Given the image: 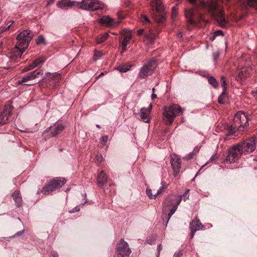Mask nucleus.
I'll return each instance as SVG.
<instances>
[{
    "label": "nucleus",
    "mask_w": 257,
    "mask_h": 257,
    "mask_svg": "<svg viewBox=\"0 0 257 257\" xmlns=\"http://www.w3.org/2000/svg\"><path fill=\"white\" fill-rule=\"evenodd\" d=\"M188 1H189L191 4H194L196 2V0H188Z\"/></svg>",
    "instance_id": "nucleus-63"
},
{
    "label": "nucleus",
    "mask_w": 257,
    "mask_h": 257,
    "mask_svg": "<svg viewBox=\"0 0 257 257\" xmlns=\"http://www.w3.org/2000/svg\"><path fill=\"white\" fill-rule=\"evenodd\" d=\"M34 37V34L29 30H25L17 36L18 44L20 47L18 56L21 57L23 53L28 47L30 42Z\"/></svg>",
    "instance_id": "nucleus-3"
},
{
    "label": "nucleus",
    "mask_w": 257,
    "mask_h": 257,
    "mask_svg": "<svg viewBox=\"0 0 257 257\" xmlns=\"http://www.w3.org/2000/svg\"><path fill=\"white\" fill-rule=\"evenodd\" d=\"M10 29V26H8L4 28L3 31H6Z\"/></svg>",
    "instance_id": "nucleus-60"
},
{
    "label": "nucleus",
    "mask_w": 257,
    "mask_h": 257,
    "mask_svg": "<svg viewBox=\"0 0 257 257\" xmlns=\"http://www.w3.org/2000/svg\"><path fill=\"white\" fill-rule=\"evenodd\" d=\"M79 211V208L76 206L75 208H74L71 211H70L69 212L70 213H74L75 212H77Z\"/></svg>",
    "instance_id": "nucleus-50"
},
{
    "label": "nucleus",
    "mask_w": 257,
    "mask_h": 257,
    "mask_svg": "<svg viewBox=\"0 0 257 257\" xmlns=\"http://www.w3.org/2000/svg\"><path fill=\"white\" fill-rule=\"evenodd\" d=\"M203 228H204V226L198 219L195 218L193 220L190 222L189 226V228L191 231L190 238L191 239L193 238L195 232Z\"/></svg>",
    "instance_id": "nucleus-15"
},
{
    "label": "nucleus",
    "mask_w": 257,
    "mask_h": 257,
    "mask_svg": "<svg viewBox=\"0 0 257 257\" xmlns=\"http://www.w3.org/2000/svg\"><path fill=\"white\" fill-rule=\"evenodd\" d=\"M164 190V187H161L160 188L156 194L154 195V198H155L158 195H159L160 193H162Z\"/></svg>",
    "instance_id": "nucleus-44"
},
{
    "label": "nucleus",
    "mask_w": 257,
    "mask_h": 257,
    "mask_svg": "<svg viewBox=\"0 0 257 257\" xmlns=\"http://www.w3.org/2000/svg\"><path fill=\"white\" fill-rule=\"evenodd\" d=\"M178 206V203L177 204V205H175L174 206L172 207V209L170 210V212L168 213V216H167V221L168 223L169 220H170L171 216L174 214L175 211H176L177 208Z\"/></svg>",
    "instance_id": "nucleus-30"
},
{
    "label": "nucleus",
    "mask_w": 257,
    "mask_h": 257,
    "mask_svg": "<svg viewBox=\"0 0 257 257\" xmlns=\"http://www.w3.org/2000/svg\"><path fill=\"white\" fill-rule=\"evenodd\" d=\"M158 65L157 60L152 58L151 60L144 64L138 73V77L143 79L151 75Z\"/></svg>",
    "instance_id": "nucleus-5"
},
{
    "label": "nucleus",
    "mask_w": 257,
    "mask_h": 257,
    "mask_svg": "<svg viewBox=\"0 0 257 257\" xmlns=\"http://www.w3.org/2000/svg\"><path fill=\"white\" fill-rule=\"evenodd\" d=\"M56 79H57V80H58L60 79V78H61V76H60V75L59 74H58V75H56Z\"/></svg>",
    "instance_id": "nucleus-62"
},
{
    "label": "nucleus",
    "mask_w": 257,
    "mask_h": 257,
    "mask_svg": "<svg viewBox=\"0 0 257 257\" xmlns=\"http://www.w3.org/2000/svg\"><path fill=\"white\" fill-rule=\"evenodd\" d=\"M65 128V126L61 123H56L54 126H50L48 127L42 134L45 137V135L49 131H51V137H55L61 134Z\"/></svg>",
    "instance_id": "nucleus-11"
},
{
    "label": "nucleus",
    "mask_w": 257,
    "mask_h": 257,
    "mask_svg": "<svg viewBox=\"0 0 257 257\" xmlns=\"http://www.w3.org/2000/svg\"><path fill=\"white\" fill-rule=\"evenodd\" d=\"M51 257H58V255L56 251H52Z\"/></svg>",
    "instance_id": "nucleus-52"
},
{
    "label": "nucleus",
    "mask_w": 257,
    "mask_h": 257,
    "mask_svg": "<svg viewBox=\"0 0 257 257\" xmlns=\"http://www.w3.org/2000/svg\"><path fill=\"white\" fill-rule=\"evenodd\" d=\"M41 74V71L40 70L36 69L32 72H31L28 75L25 76L28 81L34 79L38 77L39 75Z\"/></svg>",
    "instance_id": "nucleus-24"
},
{
    "label": "nucleus",
    "mask_w": 257,
    "mask_h": 257,
    "mask_svg": "<svg viewBox=\"0 0 257 257\" xmlns=\"http://www.w3.org/2000/svg\"><path fill=\"white\" fill-rule=\"evenodd\" d=\"M13 106L11 105H6L4 110L0 115V124L3 125L7 122L9 116L12 114Z\"/></svg>",
    "instance_id": "nucleus-13"
},
{
    "label": "nucleus",
    "mask_w": 257,
    "mask_h": 257,
    "mask_svg": "<svg viewBox=\"0 0 257 257\" xmlns=\"http://www.w3.org/2000/svg\"><path fill=\"white\" fill-rule=\"evenodd\" d=\"M216 36L213 34L212 36L210 37V40L212 41H214L216 38Z\"/></svg>",
    "instance_id": "nucleus-56"
},
{
    "label": "nucleus",
    "mask_w": 257,
    "mask_h": 257,
    "mask_svg": "<svg viewBox=\"0 0 257 257\" xmlns=\"http://www.w3.org/2000/svg\"><path fill=\"white\" fill-rule=\"evenodd\" d=\"M99 23L104 26L114 27L118 24L119 22H115L108 16H103L99 20Z\"/></svg>",
    "instance_id": "nucleus-17"
},
{
    "label": "nucleus",
    "mask_w": 257,
    "mask_h": 257,
    "mask_svg": "<svg viewBox=\"0 0 257 257\" xmlns=\"http://www.w3.org/2000/svg\"><path fill=\"white\" fill-rule=\"evenodd\" d=\"M162 248H163V247L161 244L158 245V247H157L158 257H159L160 251L162 249Z\"/></svg>",
    "instance_id": "nucleus-48"
},
{
    "label": "nucleus",
    "mask_w": 257,
    "mask_h": 257,
    "mask_svg": "<svg viewBox=\"0 0 257 257\" xmlns=\"http://www.w3.org/2000/svg\"><path fill=\"white\" fill-rule=\"evenodd\" d=\"M151 7L153 11L157 13L154 18L158 23H163L166 21L164 7L160 0H154L151 3Z\"/></svg>",
    "instance_id": "nucleus-7"
},
{
    "label": "nucleus",
    "mask_w": 257,
    "mask_h": 257,
    "mask_svg": "<svg viewBox=\"0 0 257 257\" xmlns=\"http://www.w3.org/2000/svg\"><path fill=\"white\" fill-rule=\"evenodd\" d=\"M13 200L15 202V205L17 207H20L22 205V198L20 191L16 190L12 194Z\"/></svg>",
    "instance_id": "nucleus-21"
},
{
    "label": "nucleus",
    "mask_w": 257,
    "mask_h": 257,
    "mask_svg": "<svg viewBox=\"0 0 257 257\" xmlns=\"http://www.w3.org/2000/svg\"><path fill=\"white\" fill-rule=\"evenodd\" d=\"M46 60V58L42 56L34 60L31 64L28 66L26 67L23 70V72H27L32 70L33 69L37 67L40 64L43 63Z\"/></svg>",
    "instance_id": "nucleus-18"
},
{
    "label": "nucleus",
    "mask_w": 257,
    "mask_h": 257,
    "mask_svg": "<svg viewBox=\"0 0 257 257\" xmlns=\"http://www.w3.org/2000/svg\"><path fill=\"white\" fill-rule=\"evenodd\" d=\"M36 43L38 45L41 44L45 45L46 44V43L45 41V37L42 35L38 36L36 40Z\"/></svg>",
    "instance_id": "nucleus-31"
},
{
    "label": "nucleus",
    "mask_w": 257,
    "mask_h": 257,
    "mask_svg": "<svg viewBox=\"0 0 257 257\" xmlns=\"http://www.w3.org/2000/svg\"><path fill=\"white\" fill-rule=\"evenodd\" d=\"M144 30L143 29L138 30L137 31V35H139V36L142 35L143 33H144Z\"/></svg>",
    "instance_id": "nucleus-49"
},
{
    "label": "nucleus",
    "mask_w": 257,
    "mask_h": 257,
    "mask_svg": "<svg viewBox=\"0 0 257 257\" xmlns=\"http://www.w3.org/2000/svg\"><path fill=\"white\" fill-rule=\"evenodd\" d=\"M172 16L175 17L178 13V9L176 7H174L172 8Z\"/></svg>",
    "instance_id": "nucleus-41"
},
{
    "label": "nucleus",
    "mask_w": 257,
    "mask_h": 257,
    "mask_svg": "<svg viewBox=\"0 0 257 257\" xmlns=\"http://www.w3.org/2000/svg\"><path fill=\"white\" fill-rule=\"evenodd\" d=\"M157 97V95L155 94V93H154V92H152V95H151V98L152 99L154 100Z\"/></svg>",
    "instance_id": "nucleus-55"
},
{
    "label": "nucleus",
    "mask_w": 257,
    "mask_h": 257,
    "mask_svg": "<svg viewBox=\"0 0 257 257\" xmlns=\"http://www.w3.org/2000/svg\"><path fill=\"white\" fill-rule=\"evenodd\" d=\"M146 194H147L148 196L150 199H153L154 198V195H153L152 193V190L150 188H147L146 190Z\"/></svg>",
    "instance_id": "nucleus-38"
},
{
    "label": "nucleus",
    "mask_w": 257,
    "mask_h": 257,
    "mask_svg": "<svg viewBox=\"0 0 257 257\" xmlns=\"http://www.w3.org/2000/svg\"><path fill=\"white\" fill-rule=\"evenodd\" d=\"M199 148L197 147H195L194 149V151L193 152H194L195 154H196L197 153L199 152Z\"/></svg>",
    "instance_id": "nucleus-58"
},
{
    "label": "nucleus",
    "mask_w": 257,
    "mask_h": 257,
    "mask_svg": "<svg viewBox=\"0 0 257 257\" xmlns=\"http://www.w3.org/2000/svg\"><path fill=\"white\" fill-rule=\"evenodd\" d=\"M200 5L202 7H205L206 6V4L203 0H202L200 2Z\"/></svg>",
    "instance_id": "nucleus-54"
},
{
    "label": "nucleus",
    "mask_w": 257,
    "mask_h": 257,
    "mask_svg": "<svg viewBox=\"0 0 257 257\" xmlns=\"http://www.w3.org/2000/svg\"><path fill=\"white\" fill-rule=\"evenodd\" d=\"M107 139H108V137L107 136H104L101 138V141L102 142L106 143V142L107 141Z\"/></svg>",
    "instance_id": "nucleus-46"
},
{
    "label": "nucleus",
    "mask_w": 257,
    "mask_h": 257,
    "mask_svg": "<svg viewBox=\"0 0 257 257\" xmlns=\"http://www.w3.org/2000/svg\"><path fill=\"white\" fill-rule=\"evenodd\" d=\"M194 155H195L194 152H192L190 153H189V154H188V155L186 157V158L187 160H190L193 158Z\"/></svg>",
    "instance_id": "nucleus-42"
},
{
    "label": "nucleus",
    "mask_w": 257,
    "mask_h": 257,
    "mask_svg": "<svg viewBox=\"0 0 257 257\" xmlns=\"http://www.w3.org/2000/svg\"><path fill=\"white\" fill-rule=\"evenodd\" d=\"M141 21L143 22H146L149 23H150V21L149 20V18L146 15H143L142 16V17H141Z\"/></svg>",
    "instance_id": "nucleus-39"
},
{
    "label": "nucleus",
    "mask_w": 257,
    "mask_h": 257,
    "mask_svg": "<svg viewBox=\"0 0 257 257\" xmlns=\"http://www.w3.org/2000/svg\"><path fill=\"white\" fill-rule=\"evenodd\" d=\"M131 39V36H127L125 37L121 42L122 46H123V47H126L128 42H129Z\"/></svg>",
    "instance_id": "nucleus-35"
},
{
    "label": "nucleus",
    "mask_w": 257,
    "mask_h": 257,
    "mask_svg": "<svg viewBox=\"0 0 257 257\" xmlns=\"http://www.w3.org/2000/svg\"><path fill=\"white\" fill-rule=\"evenodd\" d=\"M182 200V196L179 195L172 194L169 195L166 199L164 204L166 206H174L178 203V205Z\"/></svg>",
    "instance_id": "nucleus-14"
},
{
    "label": "nucleus",
    "mask_w": 257,
    "mask_h": 257,
    "mask_svg": "<svg viewBox=\"0 0 257 257\" xmlns=\"http://www.w3.org/2000/svg\"><path fill=\"white\" fill-rule=\"evenodd\" d=\"M131 253L128 243L123 239H121L116 248L117 257H128Z\"/></svg>",
    "instance_id": "nucleus-10"
},
{
    "label": "nucleus",
    "mask_w": 257,
    "mask_h": 257,
    "mask_svg": "<svg viewBox=\"0 0 257 257\" xmlns=\"http://www.w3.org/2000/svg\"><path fill=\"white\" fill-rule=\"evenodd\" d=\"M249 7L257 9V0H246Z\"/></svg>",
    "instance_id": "nucleus-33"
},
{
    "label": "nucleus",
    "mask_w": 257,
    "mask_h": 257,
    "mask_svg": "<svg viewBox=\"0 0 257 257\" xmlns=\"http://www.w3.org/2000/svg\"><path fill=\"white\" fill-rule=\"evenodd\" d=\"M256 142V138L251 137L237 144L239 145L240 150H242L243 153H250L255 150Z\"/></svg>",
    "instance_id": "nucleus-9"
},
{
    "label": "nucleus",
    "mask_w": 257,
    "mask_h": 257,
    "mask_svg": "<svg viewBox=\"0 0 257 257\" xmlns=\"http://www.w3.org/2000/svg\"><path fill=\"white\" fill-rule=\"evenodd\" d=\"M66 182V180L63 177H55L46 184L42 190H38L37 193H42L44 195L49 194L53 191L62 186Z\"/></svg>",
    "instance_id": "nucleus-4"
},
{
    "label": "nucleus",
    "mask_w": 257,
    "mask_h": 257,
    "mask_svg": "<svg viewBox=\"0 0 257 257\" xmlns=\"http://www.w3.org/2000/svg\"><path fill=\"white\" fill-rule=\"evenodd\" d=\"M24 230L18 231L16 233H15L13 236H12V237L14 238V237H16L19 236H21L24 234Z\"/></svg>",
    "instance_id": "nucleus-40"
},
{
    "label": "nucleus",
    "mask_w": 257,
    "mask_h": 257,
    "mask_svg": "<svg viewBox=\"0 0 257 257\" xmlns=\"http://www.w3.org/2000/svg\"><path fill=\"white\" fill-rule=\"evenodd\" d=\"M206 77L207 78L208 83L214 88H216L218 86V83L216 79L213 76L207 75Z\"/></svg>",
    "instance_id": "nucleus-26"
},
{
    "label": "nucleus",
    "mask_w": 257,
    "mask_h": 257,
    "mask_svg": "<svg viewBox=\"0 0 257 257\" xmlns=\"http://www.w3.org/2000/svg\"><path fill=\"white\" fill-rule=\"evenodd\" d=\"M247 114L244 112L239 111L234 116L233 122L227 125L225 128L224 134L226 137L236 136L237 133L243 132L244 128L248 126Z\"/></svg>",
    "instance_id": "nucleus-1"
},
{
    "label": "nucleus",
    "mask_w": 257,
    "mask_h": 257,
    "mask_svg": "<svg viewBox=\"0 0 257 257\" xmlns=\"http://www.w3.org/2000/svg\"><path fill=\"white\" fill-rule=\"evenodd\" d=\"M76 7L86 11H94L102 10L104 8L103 3L98 0H82L77 2Z\"/></svg>",
    "instance_id": "nucleus-6"
},
{
    "label": "nucleus",
    "mask_w": 257,
    "mask_h": 257,
    "mask_svg": "<svg viewBox=\"0 0 257 257\" xmlns=\"http://www.w3.org/2000/svg\"><path fill=\"white\" fill-rule=\"evenodd\" d=\"M146 39L149 40L151 44H153L155 39V37L152 36V34H146L145 35Z\"/></svg>",
    "instance_id": "nucleus-36"
},
{
    "label": "nucleus",
    "mask_w": 257,
    "mask_h": 257,
    "mask_svg": "<svg viewBox=\"0 0 257 257\" xmlns=\"http://www.w3.org/2000/svg\"><path fill=\"white\" fill-rule=\"evenodd\" d=\"M198 19L200 21H204V20L203 18V16L201 14L198 15Z\"/></svg>",
    "instance_id": "nucleus-59"
},
{
    "label": "nucleus",
    "mask_w": 257,
    "mask_h": 257,
    "mask_svg": "<svg viewBox=\"0 0 257 257\" xmlns=\"http://www.w3.org/2000/svg\"><path fill=\"white\" fill-rule=\"evenodd\" d=\"M107 177L103 171H101L97 176V185L98 187L102 188L107 182Z\"/></svg>",
    "instance_id": "nucleus-20"
},
{
    "label": "nucleus",
    "mask_w": 257,
    "mask_h": 257,
    "mask_svg": "<svg viewBox=\"0 0 257 257\" xmlns=\"http://www.w3.org/2000/svg\"><path fill=\"white\" fill-rule=\"evenodd\" d=\"M221 81H222V86L223 87V91L226 92V83L225 80V77H224V76H222L221 77Z\"/></svg>",
    "instance_id": "nucleus-37"
},
{
    "label": "nucleus",
    "mask_w": 257,
    "mask_h": 257,
    "mask_svg": "<svg viewBox=\"0 0 257 257\" xmlns=\"http://www.w3.org/2000/svg\"><path fill=\"white\" fill-rule=\"evenodd\" d=\"M185 17L187 19V21L188 24L190 25H194L195 24V22L193 20L194 17V9H190L186 10L185 11Z\"/></svg>",
    "instance_id": "nucleus-22"
},
{
    "label": "nucleus",
    "mask_w": 257,
    "mask_h": 257,
    "mask_svg": "<svg viewBox=\"0 0 257 257\" xmlns=\"http://www.w3.org/2000/svg\"><path fill=\"white\" fill-rule=\"evenodd\" d=\"M132 67V65L127 64H122L115 68V70H118L120 72H126L128 71Z\"/></svg>",
    "instance_id": "nucleus-25"
},
{
    "label": "nucleus",
    "mask_w": 257,
    "mask_h": 257,
    "mask_svg": "<svg viewBox=\"0 0 257 257\" xmlns=\"http://www.w3.org/2000/svg\"><path fill=\"white\" fill-rule=\"evenodd\" d=\"M215 20L220 27L223 28L227 27V21L222 12L220 11L218 13L216 16Z\"/></svg>",
    "instance_id": "nucleus-19"
},
{
    "label": "nucleus",
    "mask_w": 257,
    "mask_h": 257,
    "mask_svg": "<svg viewBox=\"0 0 257 257\" xmlns=\"http://www.w3.org/2000/svg\"><path fill=\"white\" fill-rule=\"evenodd\" d=\"M171 164L173 170V176L176 177L179 174L181 169V159L177 155H171Z\"/></svg>",
    "instance_id": "nucleus-12"
},
{
    "label": "nucleus",
    "mask_w": 257,
    "mask_h": 257,
    "mask_svg": "<svg viewBox=\"0 0 257 257\" xmlns=\"http://www.w3.org/2000/svg\"><path fill=\"white\" fill-rule=\"evenodd\" d=\"M188 191H189V190H187V191L186 192V193H185L184 195H183L182 196H182V197H183L184 198V200H185L186 198H188V196H188V195H187V194H188L187 192H188Z\"/></svg>",
    "instance_id": "nucleus-53"
},
{
    "label": "nucleus",
    "mask_w": 257,
    "mask_h": 257,
    "mask_svg": "<svg viewBox=\"0 0 257 257\" xmlns=\"http://www.w3.org/2000/svg\"><path fill=\"white\" fill-rule=\"evenodd\" d=\"M141 119L146 123L150 122V113L146 110V108L143 107L140 110Z\"/></svg>",
    "instance_id": "nucleus-23"
},
{
    "label": "nucleus",
    "mask_w": 257,
    "mask_h": 257,
    "mask_svg": "<svg viewBox=\"0 0 257 257\" xmlns=\"http://www.w3.org/2000/svg\"><path fill=\"white\" fill-rule=\"evenodd\" d=\"M103 53L101 51H95L94 54L93 59L94 61H96L99 59L102 56Z\"/></svg>",
    "instance_id": "nucleus-34"
},
{
    "label": "nucleus",
    "mask_w": 257,
    "mask_h": 257,
    "mask_svg": "<svg viewBox=\"0 0 257 257\" xmlns=\"http://www.w3.org/2000/svg\"><path fill=\"white\" fill-rule=\"evenodd\" d=\"M218 102L220 104H224L226 102V92L222 91L218 98Z\"/></svg>",
    "instance_id": "nucleus-29"
},
{
    "label": "nucleus",
    "mask_w": 257,
    "mask_h": 257,
    "mask_svg": "<svg viewBox=\"0 0 257 257\" xmlns=\"http://www.w3.org/2000/svg\"><path fill=\"white\" fill-rule=\"evenodd\" d=\"M152 107H153V105L152 103H150L149 105V107L146 108V110H148V112H149V113L150 112V111H151L152 109Z\"/></svg>",
    "instance_id": "nucleus-51"
},
{
    "label": "nucleus",
    "mask_w": 257,
    "mask_h": 257,
    "mask_svg": "<svg viewBox=\"0 0 257 257\" xmlns=\"http://www.w3.org/2000/svg\"><path fill=\"white\" fill-rule=\"evenodd\" d=\"M126 47H123V46H122V51L121 52V53L122 54L123 52H125L126 51Z\"/></svg>",
    "instance_id": "nucleus-61"
},
{
    "label": "nucleus",
    "mask_w": 257,
    "mask_h": 257,
    "mask_svg": "<svg viewBox=\"0 0 257 257\" xmlns=\"http://www.w3.org/2000/svg\"><path fill=\"white\" fill-rule=\"evenodd\" d=\"M182 255V253L181 251L179 250L175 253V254L174 255V257H181V256Z\"/></svg>",
    "instance_id": "nucleus-47"
},
{
    "label": "nucleus",
    "mask_w": 257,
    "mask_h": 257,
    "mask_svg": "<svg viewBox=\"0 0 257 257\" xmlns=\"http://www.w3.org/2000/svg\"><path fill=\"white\" fill-rule=\"evenodd\" d=\"M213 34L216 36L223 35V32L221 30H217V31H215Z\"/></svg>",
    "instance_id": "nucleus-43"
},
{
    "label": "nucleus",
    "mask_w": 257,
    "mask_h": 257,
    "mask_svg": "<svg viewBox=\"0 0 257 257\" xmlns=\"http://www.w3.org/2000/svg\"><path fill=\"white\" fill-rule=\"evenodd\" d=\"M109 36V34L107 33H105L103 35H101L97 39V43L100 44L103 43Z\"/></svg>",
    "instance_id": "nucleus-32"
},
{
    "label": "nucleus",
    "mask_w": 257,
    "mask_h": 257,
    "mask_svg": "<svg viewBox=\"0 0 257 257\" xmlns=\"http://www.w3.org/2000/svg\"><path fill=\"white\" fill-rule=\"evenodd\" d=\"M43 80V78H42V79L39 80L37 82L34 83V84H35L36 83H39V82H40L41 80ZM27 81H28V80H27L26 76H24V77H23V78L21 80H18V84H22V85H27V86H31V85H33V84H32V83H28V84L25 83V82H26Z\"/></svg>",
    "instance_id": "nucleus-28"
},
{
    "label": "nucleus",
    "mask_w": 257,
    "mask_h": 257,
    "mask_svg": "<svg viewBox=\"0 0 257 257\" xmlns=\"http://www.w3.org/2000/svg\"><path fill=\"white\" fill-rule=\"evenodd\" d=\"M217 156L216 155V154H214L210 158V161L211 162H214L215 161H216L217 159Z\"/></svg>",
    "instance_id": "nucleus-45"
},
{
    "label": "nucleus",
    "mask_w": 257,
    "mask_h": 257,
    "mask_svg": "<svg viewBox=\"0 0 257 257\" xmlns=\"http://www.w3.org/2000/svg\"><path fill=\"white\" fill-rule=\"evenodd\" d=\"M243 154L240 146L237 144L228 149V155L225 159L227 162L231 164L235 162Z\"/></svg>",
    "instance_id": "nucleus-8"
},
{
    "label": "nucleus",
    "mask_w": 257,
    "mask_h": 257,
    "mask_svg": "<svg viewBox=\"0 0 257 257\" xmlns=\"http://www.w3.org/2000/svg\"><path fill=\"white\" fill-rule=\"evenodd\" d=\"M184 109L177 104H173L169 106H164L163 112V120L167 125L172 124L176 117L183 113Z\"/></svg>",
    "instance_id": "nucleus-2"
},
{
    "label": "nucleus",
    "mask_w": 257,
    "mask_h": 257,
    "mask_svg": "<svg viewBox=\"0 0 257 257\" xmlns=\"http://www.w3.org/2000/svg\"><path fill=\"white\" fill-rule=\"evenodd\" d=\"M254 96H255L257 99V90L255 92H252Z\"/></svg>",
    "instance_id": "nucleus-64"
},
{
    "label": "nucleus",
    "mask_w": 257,
    "mask_h": 257,
    "mask_svg": "<svg viewBox=\"0 0 257 257\" xmlns=\"http://www.w3.org/2000/svg\"><path fill=\"white\" fill-rule=\"evenodd\" d=\"M161 185H162V187H164V189L167 188V184L164 182H162Z\"/></svg>",
    "instance_id": "nucleus-57"
},
{
    "label": "nucleus",
    "mask_w": 257,
    "mask_h": 257,
    "mask_svg": "<svg viewBox=\"0 0 257 257\" xmlns=\"http://www.w3.org/2000/svg\"><path fill=\"white\" fill-rule=\"evenodd\" d=\"M77 2L70 0H62L57 3L56 6L58 8L62 10H67L72 7H76V5H78Z\"/></svg>",
    "instance_id": "nucleus-16"
},
{
    "label": "nucleus",
    "mask_w": 257,
    "mask_h": 257,
    "mask_svg": "<svg viewBox=\"0 0 257 257\" xmlns=\"http://www.w3.org/2000/svg\"><path fill=\"white\" fill-rule=\"evenodd\" d=\"M246 77V74L244 71L241 70L239 71L236 76V79L237 81L242 82L245 81Z\"/></svg>",
    "instance_id": "nucleus-27"
}]
</instances>
